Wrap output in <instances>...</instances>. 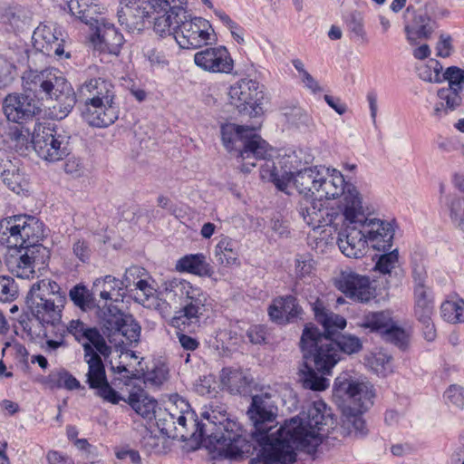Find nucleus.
<instances>
[{"mask_svg":"<svg viewBox=\"0 0 464 464\" xmlns=\"http://www.w3.org/2000/svg\"><path fill=\"white\" fill-rule=\"evenodd\" d=\"M314 318L324 333L313 324H305L300 347L303 357L314 362V369L322 374H331L332 369L341 360V353L353 354L362 348L361 340L351 334H336L346 327V319L329 311L317 298L312 304Z\"/></svg>","mask_w":464,"mask_h":464,"instance_id":"nucleus-1","label":"nucleus"},{"mask_svg":"<svg viewBox=\"0 0 464 464\" xmlns=\"http://www.w3.org/2000/svg\"><path fill=\"white\" fill-rule=\"evenodd\" d=\"M247 413L254 424L252 438L261 447L257 457L251 459L249 464L295 463L296 453L292 450L283 426L275 433H269L277 417V406L272 396L268 393L254 395Z\"/></svg>","mask_w":464,"mask_h":464,"instance_id":"nucleus-2","label":"nucleus"},{"mask_svg":"<svg viewBox=\"0 0 464 464\" xmlns=\"http://www.w3.org/2000/svg\"><path fill=\"white\" fill-rule=\"evenodd\" d=\"M23 87L36 97L54 101L48 116L61 121L68 116L76 103V96L71 84L53 68L42 71L29 70L23 75Z\"/></svg>","mask_w":464,"mask_h":464,"instance_id":"nucleus-3","label":"nucleus"},{"mask_svg":"<svg viewBox=\"0 0 464 464\" xmlns=\"http://www.w3.org/2000/svg\"><path fill=\"white\" fill-rule=\"evenodd\" d=\"M335 420L324 401H314L304 418H292L283 425V430L288 434L287 440L292 450L295 449H315L323 439L334 429Z\"/></svg>","mask_w":464,"mask_h":464,"instance_id":"nucleus-4","label":"nucleus"},{"mask_svg":"<svg viewBox=\"0 0 464 464\" xmlns=\"http://www.w3.org/2000/svg\"><path fill=\"white\" fill-rule=\"evenodd\" d=\"M202 416L216 426V430L209 436L215 442L212 450L213 459H235L242 458L244 449L248 446L244 436L242 426L227 416L224 404H210L209 410Z\"/></svg>","mask_w":464,"mask_h":464,"instance_id":"nucleus-5","label":"nucleus"},{"mask_svg":"<svg viewBox=\"0 0 464 464\" xmlns=\"http://www.w3.org/2000/svg\"><path fill=\"white\" fill-rule=\"evenodd\" d=\"M256 130L255 127L252 128L250 135L238 151L237 157L242 161L240 169L248 173L256 167L257 160H265L260 169L261 179L273 183L278 190L285 192L289 186V178L280 175L275 162L270 159L272 147L256 132Z\"/></svg>","mask_w":464,"mask_h":464,"instance_id":"nucleus-6","label":"nucleus"},{"mask_svg":"<svg viewBox=\"0 0 464 464\" xmlns=\"http://www.w3.org/2000/svg\"><path fill=\"white\" fill-rule=\"evenodd\" d=\"M343 221L347 225L345 234L340 235L338 246L347 257L361 258L366 254L369 247L365 237L362 221H365V213L359 198L354 193H348L343 207Z\"/></svg>","mask_w":464,"mask_h":464,"instance_id":"nucleus-7","label":"nucleus"},{"mask_svg":"<svg viewBox=\"0 0 464 464\" xmlns=\"http://www.w3.org/2000/svg\"><path fill=\"white\" fill-rule=\"evenodd\" d=\"M59 285L50 279L34 284L26 296V304L34 317L55 327L60 324L66 302Z\"/></svg>","mask_w":464,"mask_h":464,"instance_id":"nucleus-8","label":"nucleus"},{"mask_svg":"<svg viewBox=\"0 0 464 464\" xmlns=\"http://www.w3.org/2000/svg\"><path fill=\"white\" fill-rule=\"evenodd\" d=\"M44 223L29 215H15L0 223V243L7 247L43 246Z\"/></svg>","mask_w":464,"mask_h":464,"instance_id":"nucleus-9","label":"nucleus"},{"mask_svg":"<svg viewBox=\"0 0 464 464\" xmlns=\"http://www.w3.org/2000/svg\"><path fill=\"white\" fill-rule=\"evenodd\" d=\"M102 331L110 343L125 345L139 340L140 326L131 315L116 307H109L102 321Z\"/></svg>","mask_w":464,"mask_h":464,"instance_id":"nucleus-10","label":"nucleus"},{"mask_svg":"<svg viewBox=\"0 0 464 464\" xmlns=\"http://www.w3.org/2000/svg\"><path fill=\"white\" fill-rule=\"evenodd\" d=\"M229 102L240 112L250 117L263 114V86L256 80L242 78L232 84L228 91Z\"/></svg>","mask_w":464,"mask_h":464,"instance_id":"nucleus-11","label":"nucleus"},{"mask_svg":"<svg viewBox=\"0 0 464 464\" xmlns=\"http://www.w3.org/2000/svg\"><path fill=\"white\" fill-rule=\"evenodd\" d=\"M185 13L181 17L179 30L175 32V40L183 49H197L216 41V35L210 23L202 17H189Z\"/></svg>","mask_w":464,"mask_h":464,"instance_id":"nucleus-12","label":"nucleus"},{"mask_svg":"<svg viewBox=\"0 0 464 464\" xmlns=\"http://www.w3.org/2000/svg\"><path fill=\"white\" fill-rule=\"evenodd\" d=\"M167 289L183 302V307L201 317L213 310L214 300L200 286L182 278L169 281Z\"/></svg>","mask_w":464,"mask_h":464,"instance_id":"nucleus-13","label":"nucleus"},{"mask_svg":"<svg viewBox=\"0 0 464 464\" xmlns=\"http://www.w3.org/2000/svg\"><path fill=\"white\" fill-rule=\"evenodd\" d=\"M15 254L6 258V266L10 272L19 278L34 277L35 268L41 269L46 266L49 250L44 246H29V247H14Z\"/></svg>","mask_w":464,"mask_h":464,"instance_id":"nucleus-14","label":"nucleus"},{"mask_svg":"<svg viewBox=\"0 0 464 464\" xmlns=\"http://www.w3.org/2000/svg\"><path fill=\"white\" fill-rule=\"evenodd\" d=\"M33 148L40 158L50 162L62 160L69 154L64 138L50 124L35 126Z\"/></svg>","mask_w":464,"mask_h":464,"instance_id":"nucleus-15","label":"nucleus"},{"mask_svg":"<svg viewBox=\"0 0 464 464\" xmlns=\"http://www.w3.org/2000/svg\"><path fill=\"white\" fill-rule=\"evenodd\" d=\"M66 330L82 345L85 358L91 357L93 353L103 356L111 353L110 346L96 327L88 326L82 321L76 319L69 322Z\"/></svg>","mask_w":464,"mask_h":464,"instance_id":"nucleus-16","label":"nucleus"},{"mask_svg":"<svg viewBox=\"0 0 464 464\" xmlns=\"http://www.w3.org/2000/svg\"><path fill=\"white\" fill-rule=\"evenodd\" d=\"M299 213L313 229L326 226L336 227V221L342 216L340 210L325 206L320 198L310 200L309 197L299 202Z\"/></svg>","mask_w":464,"mask_h":464,"instance_id":"nucleus-17","label":"nucleus"},{"mask_svg":"<svg viewBox=\"0 0 464 464\" xmlns=\"http://www.w3.org/2000/svg\"><path fill=\"white\" fill-rule=\"evenodd\" d=\"M321 178L322 179L317 184L318 198L321 199H335L343 197L338 206L342 215L344 198L348 193H354L361 198L359 192L354 187H351L345 182L344 177L340 171L323 167L321 169Z\"/></svg>","mask_w":464,"mask_h":464,"instance_id":"nucleus-18","label":"nucleus"},{"mask_svg":"<svg viewBox=\"0 0 464 464\" xmlns=\"http://www.w3.org/2000/svg\"><path fill=\"white\" fill-rule=\"evenodd\" d=\"M3 111L9 121L22 125L38 115L41 108L28 95L14 92L4 99Z\"/></svg>","mask_w":464,"mask_h":464,"instance_id":"nucleus-19","label":"nucleus"},{"mask_svg":"<svg viewBox=\"0 0 464 464\" xmlns=\"http://www.w3.org/2000/svg\"><path fill=\"white\" fill-rule=\"evenodd\" d=\"M336 288L349 299L366 303L373 297V289L367 276L351 270L342 271L335 281Z\"/></svg>","mask_w":464,"mask_h":464,"instance_id":"nucleus-20","label":"nucleus"},{"mask_svg":"<svg viewBox=\"0 0 464 464\" xmlns=\"http://www.w3.org/2000/svg\"><path fill=\"white\" fill-rule=\"evenodd\" d=\"M195 64L205 72L230 73L234 61L228 50L222 45L207 47L194 54Z\"/></svg>","mask_w":464,"mask_h":464,"instance_id":"nucleus-21","label":"nucleus"},{"mask_svg":"<svg viewBox=\"0 0 464 464\" xmlns=\"http://www.w3.org/2000/svg\"><path fill=\"white\" fill-rule=\"evenodd\" d=\"M83 121L99 129L112 125L119 118L118 102H83L81 110Z\"/></svg>","mask_w":464,"mask_h":464,"instance_id":"nucleus-22","label":"nucleus"},{"mask_svg":"<svg viewBox=\"0 0 464 464\" xmlns=\"http://www.w3.org/2000/svg\"><path fill=\"white\" fill-rule=\"evenodd\" d=\"M270 320L279 325H286L303 319L304 309L298 299L292 295L273 299L267 308Z\"/></svg>","mask_w":464,"mask_h":464,"instance_id":"nucleus-23","label":"nucleus"},{"mask_svg":"<svg viewBox=\"0 0 464 464\" xmlns=\"http://www.w3.org/2000/svg\"><path fill=\"white\" fill-rule=\"evenodd\" d=\"M369 247L378 252L389 251L393 243L394 227L392 223L379 218H367L362 221Z\"/></svg>","mask_w":464,"mask_h":464,"instance_id":"nucleus-24","label":"nucleus"},{"mask_svg":"<svg viewBox=\"0 0 464 464\" xmlns=\"http://www.w3.org/2000/svg\"><path fill=\"white\" fill-rule=\"evenodd\" d=\"M34 48L47 56H59L64 53V39L55 25H39L33 34Z\"/></svg>","mask_w":464,"mask_h":464,"instance_id":"nucleus-25","label":"nucleus"},{"mask_svg":"<svg viewBox=\"0 0 464 464\" xmlns=\"http://www.w3.org/2000/svg\"><path fill=\"white\" fill-rule=\"evenodd\" d=\"M83 102H118L113 82L104 77H93L85 81L79 88Z\"/></svg>","mask_w":464,"mask_h":464,"instance_id":"nucleus-26","label":"nucleus"},{"mask_svg":"<svg viewBox=\"0 0 464 464\" xmlns=\"http://www.w3.org/2000/svg\"><path fill=\"white\" fill-rule=\"evenodd\" d=\"M175 269L179 273L198 277L211 278L215 274L214 267L209 263L208 256L202 252L182 256L176 261Z\"/></svg>","mask_w":464,"mask_h":464,"instance_id":"nucleus-27","label":"nucleus"},{"mask_svg":"<svg viewBox=\"0 0 464 464\" xmlns=\"http://www.w3.org/2000/svg\"><path fill=\"white\" fill-rule=\"evenodd\" d=\"M117 16L120 24L125 30L130 33H140L144 30L146 22L151 15L146 7L126 2V5L118 10Z\"/></svg>","mask_w":464,"mask_h":464,"instance_id":"nucleus-28","label":"nucleus"},{"mask_svg":"<svg viewBox=\"0 0 464 464\" xmlns=\"http://www.w3.org/2000/svg\"><path fill=\"white\" fill-rule=\"evenodd\" d=\"M323 167L314 166L304 168L298 170L295 174L293 172L284 171L280 175H285L289 178V182L293 179L296 189L300 194H304V198L312 197L317 191V184L322 179L321 169Z\"/></svg>","mask_w":464,"mask_h":464,"instance_id":"nucleus-29","label":"nucleus"},{"mask_svg":"<svg viewBox=\"0 0 464 464\" xmlns=\"http://www.w3.org/2000/svg\"><path fill=\"white\" fill-rule=\"evenodd\" d=\"M219 377L223 388L231 394L246 393L252 382L240 368L224 367Z\"/></svg>","mask_w":464,"mask_h":464,"instance_id":"nucleus-30","label":"nucleus"},{"mask_svg":"<svg viewBox=\"0 0 464 464\" xmlns=\"http://www.w3.org/2000/svg\"><path fill=\"white\" fill-rule=\"evenodd\" d=\"M462 92L448 87L439 89L437 92L438 102L434 106L433 116L440 119L456 111L462 104Z\"/></svg>","mask_w":464,"mask_h":464,"instance_id":"nucleus-31","label":"nucleus"},{"mask_svg":"<svg viewBox=\"0 0 464 464\" xmlns=\"http://www.w3.org/2000/svg\"><path fill=\"white\" fill-rule=\"evenodd\" d=\"M99 48L110 53L117 54L124 43L123 35L113 24L102 23L97 28Z\"/></svg>","mask_w":464,"mask_h":464,"instance_id":"nucleus-32","label":"nucleus"},{"mask_svg":"<svg viewBox=\"0 0 464 464\" xmlns=\"http://www.w3.org/2000/svg\"><path fill=\"white\" fill-rule=\"evenodd\" d=\"M215 256L218 262L227 267L239 266V244L237 240L224 236L215 246Z\"/></svg>","mask_w":464,"mask_h":464,"instance_id":"nucleus-33","label":"nucleus"},{"mask_svg":"<svg viewBox=\"0 0 464 464\" xmlns=\"http://www.w3.org/2000/svg\"><path fill=\"white\" fill-rule=\"evenodd\" d=\"M124 282L112 276H105L94 283V291L99 292L102 299L111 302L122 301Z\"/></svg>","mask_w":464,"mask_h":464,"instance_id":"nucleus-34","label":"nucleus"},{"mask_svg":"<svg viewBox=\"0 0 464 464\" xmlns=\"http://www.w3.org/2000/svg\"><path fill=\"white\" fill-rule=\"evenodd\" d=\"M252 128L248 125H238L231 122L222 124L220 127L221 140L227 150H234L237 141H241L244 144L248 135H250Z\"/></svg>","mask_w":464,"mask_h":464,"instance_id":"nucleus-35","label":"nucleus"},{"mask_svg":"<svg viewBox=\"0 0 464 464\" xmlns=\"http://www.w3.org/2000/svg\"><path fill=\"white\" fill-rule=\"evenodd\" d=\"M414 315L418 320L432 317L434 297L429 287L414 286Z\"/></svg>","mask_w":464,"mask_h":464,"instance_id":"nucleus-36","label":"nucleus"},{"mask_svg":"<svg viewBox=\"0 0 464 464\" xmlns=\"http://www.w3.org/2000/svg\"><path fill=\"white\" fill-rule=\"evenodd\" d=\"M177 423L181 426L186 431V434H181L184 440L188 437L202 440L206 436L205 425L200 422L194 411H185L180 413L177 418Z\"/></svg>","mask_w":464,"mask_h":464,"instance_id":"nucleus-37","label":"nucleus"},{"mask_svg":"<svg viewBox=\"0 0 464 464\" xmlns=\"http://www.w3.org/2000/svg\"><path fill=\"white\" fill-rule=\"evenodd\" d=\"M7 139L10 148L18 154L24 155L33 147L34 134L31 135L30 130L23 126H13L8 130Z\"/></svg>","mask_w":464,"mask_h":464,"instance_id":"nucleus-38","label":"nucleus"},{"mask_svg":"<svg viewBox=\"0 0 464 464\" xmlns=\"http://www.w3.org/2000/svg\"><path fill=\"white\" fill-rule=\"evenodd\" d=\"M0 175L6 187L16 194L24 191L28 184L24 174L10 160L4 165V169L0 170Z\"/></svg>","mask_w":464,"mask_h":464,"instance_id":"nucleus-39","label":"nucleus"},{"mask_svg":"<svg viewBox=\"0 0 464 464\" xmlns=\"http://www.w3.org/2000/svg\"><path fill=\"white\" fill-rule=\"evenodd\" d=\"M440 314L448 323H464V300L458 295L450 296L441 304Z\"/></svg>","mask_w":464,"mask_h":464,"instance_id":"nucleus-40","label":"nucleus"},{"mask_svg":"<svg viewBox=\"0 0 464 464\" xmlns=\"http://www.w3.org/2000/svg\"><path fill=\"white\" fill-rule=\"evenodd\" d=\"M27 11L24 7L15 5L3 9L0 13V24L9 26L7 31H16L26 22Z\"/></svg>","mask_w":464,"mask_h":464,"instance_id":"nucleus-41","label":"nucleus"},{"mask_svg":"<svg viewBox=\"0 0 464 464\" xmlns=\"http://www.w3.org/2000/svg\"><path fill=\"white\" fill-rule=\"evenodd\" d=\"M44 384L51 390L64 388L69 391L79 389L80 382L65 370L50 372L44 379Z\"/></svg>","mask_w":464,"mask_h":464,"instance_id":"nucleus-42","label":"nucleus"},{"mask_svg":"<svg viewBox=\"0 0 464 464\" xmlns=\"http://www.w3.org/2000/svg\"><path fill=\"white\" fill-rule=\"evenodd\" d=\"M88 363L87 383L91 389L96 388L106 382V372L103 362L98 353H93L86 358Z\"/></svg>","mask_w":464,"mask_h":464,"instance_id":"nucleus-43","label":"nucleus"},{"mask_svg":"<svg viewBox=\"0 0 464 464\" xmlns=\"http://www.w3.org/2000/svg\"><path fill=\"white\" fill-rule=\"evenodd\" d=\"M305 360L304 363V369L300 370L301 381L303 386L305 389H309L315 392L325 391L329 387V380L324 376L318 375L314 369H313L308 363L314 362L312 361Z\"/></svg>","mask_w":464,"mask_h":464,"instance_id":"nucleus-44","label":"nucleus"},{"mask_svg":"<svg viewBox=\"0 0 464 464\" xmlns=\"http://www.w3.org/2000/svg\"><path fill=\"white\" fill-rule=\"evenodd\" d=\"M199 319V316L182 306L175 312L169 325L175 328L176 332L192 333L198 326Z\"/></svg>","mask_w":464,"mask_h":464,"instance_id":"nucleus-45","label":"nucleus"},{"mask_svg":"<svg viewBox=\"0 0 464 464\" xmlns=\"http://www.w3.org/2000/svg\"><path fill=\"white\" fill-rule=\"evenodd\" d=\"M142 53L151 70L163 69L169 64V54L160 44L145 45Z\"/></svg>","mask_w":464,"mask_h":464,"instance_id":"nucleus-46","label":"nucleus"},{"mask_svg":"<svg viewBox=\"0 0 464 464\" xmlns=\"http://www.w3.org/2000/svg\"><path fill=\"white\" fill-rule=\"evenodd\" d=\"M150 14H160L172 12L176 15L185 16L187 0H147Z\"/></svg>","mask_w":464,"mask_h":464,"instance_id":"nucleus-47","label":"nucleus"},{"mask_svg":"<svg viewBox=\"0 0 464 464\" xmlns=\"http://www.w3.org/2000/svg\"><path fill=\"white\" fill-rule=\"evenodd\" d=\"M181 17L182 15H176L172 12L156 14L153 29L161 37L175 34V32L179 30Z\"/></svg>","mask_w":464,"mask_h":464,"instance_id":"nucleus-48","label":"nucleus"},{"mask_svg":"<svg viewBox=\"0 0 464 464\" xmlns=\"http://www.w3.org/2000/svg\"><path fill=\"white\" fill-rule=\"evenodd\" d=\"M392 323V318L385 312H372L362 318L359 326L368 329L372 333L376 332L383 334Z\"/></svg>","mask_w":464,"mask_h":464,"instance_id":"nucleus-49","label":"nucleus"},{"mask_svg":"<svg viewBox=\"0 0 464 464\" xmlns=\"http://www.w3.org/2000/svg\"><path fill=\"white\" fill-rule=\"evenodd\" d=\"M316 262L309 253L298 254L295 259V274L297 279H310L315 276Z\"/></svg>","mask_w":464,"mask_h":464,"instance_id":"nucleus-50","label":"nucleus"},{"mask_svg":"<svg viewBox=\"0 0 464 464\" xmlns=\"http://www.w3.org/2000/svg\"><path fill=\"white\" fill-rule=\"evenodd\" d=\"M416 70L421 80L428 82L440 83L443 66L438 60L430 59L427 63L419 65Z\"/></svg>","mask_w":464,"mask_h":464,"instance_id":"nucleus-51","label":"nucleus"},{"mask_svg":"<svg viewBox=\"0 0 464 464\" xmlns=\"http://www.w3.org/2000/svg\"><path fill=\"white\" fill-rule=\"evenodd\" d=\"M20 323L23 326L24 333L31 341L40 343L48 337L47 329L45 327L46 323L37 317Z\"/></svg>","mask_w":464,"mask_h":464,"instance_id":"nucleus-52","label":"nucleus"},{"mask_svg":"<svg viewBox=\"0 0 464 464\" xmlns=\"http://www.w3.org/2000/svg\"><path fill=\"white\" fill-rule=\"evenodd\" d=\"M446 207L451 223L459 229L464 230V197H450Z\"/></svg>","mask_w":464,"mask_h":464,"instance_id":"nucleus-53","label":"nucleus"},{"mask_svg":"<svg viewBox=\"0 0 464 464\" xmlns=\"http://www.w3.org/2000/svg\"><path fill=\"white\" fill-rule=\"evenodd\" d=\"M405 32L407 39L411 44H415L419 39H428L431 35L432 28L422 16L419 17V21H415L411 25H406Z\"/></svg>","mask_w":464,"mask_h":464,"instance_id":"nucleus-54","label":"nucleus"},{"mask_svg":"<svg viewBox=\"0 0 464 464\" xmlns=\"http://www.w3.org/2000/svg\"><path fill=\"white\" fill-rule=\"evenodd\" d=\"M368 364L378 375L386 376L392 372V357L382 351L372 353Z\"/></svg>","mask_w":464,"mask_h":464,"instance_id":"nucleus-55","label":"nucleus"},{"mask_svg":"<svg viewBox=\"0 0 464 464\" xmlns=\"http://www.w3.org/2000/svg\"><path fill=\"white\" fill-rule=\"evenodd\" d=\"M166 441L164 437L155 435L147 430L140 440V447L149 455L161 454L165 451Z\"/></svg>","mask_w":464,"mask_h":464,"instance_id":"nucleus-56","label":"nucleus"},{"mask_svg":"<svg viewBox=\"0 0 464 464\" xmlns=\"http://www.w3.org/2000/svg\"><path fill=\"white\" fill-rule=\"evenodd\" d=\"M334 392L338 395L344 394L353 401H360L362 384L348 380L341 381L340 378H336L334 382Z\"/></svg>","mask_w":464,"mask_h":464,"instance_id":"nucleus-57","label":"nucleus"},{"mask_svg":"<svg viewBox=\"0 0 464 464\" xmlns=\"http://www.w3.org/2000/svg\"><path fill=\"white\" fill-rule=\"evenodd\" d=\"M448 82V88L464 91V69L458 66H450L442 71L440 82Z\"/></svg>","mask_w":464,"mask_h":464,"instance_id":"nucleus-58","label":"nucleus"},{"mask_svg":"<svg viewBox=\"0 0 464 464\" xmlns=\"http://www.w3.org/2000/svg\"><path fill=\"white\" fill-rule=\"evenodd\" d=\"M383 335L389 342L401 350H405L409 345V334L403 328L393 325L392 323L389 325L388 329H386Z\"/></svg>","mask_w":464,"mask_h":464,"instance_id":"nucleus-59","label":"nucleus"},{"mask_svg":"<svg viewBox=\"0 0 464 464\" xmlns=\"http://www.w3.org/2000/svg\"><path fill=\"white\" fill-rule=\"evenodd\" d=\"M376 264L375 270L382 274H390L396 266L399 261V253L397 249L382 252Z\"/></svg>","mask_w":464,"mask_h":464,"instance_id":"nucleus-60","label":"nucleus"},{"mask_svg":"<svg viewBox=\"0 0 464 464\" xmlns=\"http://www.w3.org/2000/svg\"><path fill=\"white\" fill-rule=\"evenodd\" d=\"M71 300L73 304L82 308L86 309L91 305V295L88 292V289L82 285H77L70 290L69 293Z\"/></svg>","mask_w":464,"mask_h":464,"instance_id":"nucleus-61","label":"nucleus"},{"mask_svg":"<svg viewBox=\"0 0 464 464\" xmlns=\"http://www.w3.org/2000/svg\"><path fill=\"white\" fill-rule=\"evenodd\" d=\"M348 31L355 37L365 39V31L363 25V18L360 13L353 12L349 14L345 20Z\"/></svg>","mask_w":464,"mask_h":464,"instance_id":"nucleus-62","label":"nucleus"},{"mask_svg":"<svg viewBox=\"0 0 464 464\" xmlns=\"http://www.w3.org/2000/svg\"><path fill=\"white\" fill-rule=\"evenodd\" d=\"M366 409L363 408L362 404L358 405V409L355 412H352V409H348L349 412H347L346 419L349 423L352 424L354 430L362 435L366 434V423L365 420L362 418V412Z\"/></svg>","mask_w":464,"mask_h":464,"instance_id":"nucleus-63","label":"nucleus"},{"mask_svg":"<svg viewBox=\"0 0 464 464\" xmlns=\"http://www.w3.org/2000/svg\"><path fill=\"white\" fill-rule=\"evenodd\" d=\"M444 398L447 403H450L459 410L464 408V388L462 386L451 384L444 392Z\"/></svg>","mask_w":464,"mask_h":464,"instance_id":"nucleus-64","label":"nucleus"}]
</instances>
